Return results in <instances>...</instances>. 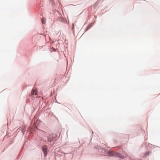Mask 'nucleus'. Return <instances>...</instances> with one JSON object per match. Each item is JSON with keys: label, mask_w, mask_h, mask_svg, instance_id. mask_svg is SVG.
<instances>
[{"label": "nucleus", "mask_w": 160, "mask_h": 160, "mask_svg": "<svg viewBox=\"0 0 160 160\" xmlns=\"http://www.w3.org/2000/svg\"><path fill=\"white\" fill-rule=\"evenodd\" d=\"M96 4H97V3H95V4L94 5H93V7L94 8H95L96 6H97V5Z\"/></svg>", "instance_id": "obj_9"}, {"label": "nucleus", "mask_w": 160, "mask_h": 160, "mask_svg": "<svg viewBox=\"0 0 160 160\" xmlns=\"http://www.w3.org/2000/svg\"><path fill=\"white\" fill-rule=\"evenodd\" d=\"M90 27H91V25H89L86 28V30H85L86 31L88 30L90 28Z\"/></svg>", "instance_id": "obj_6"}, {"label": "nucleus", "mask_w": 160, "mask_h": 160, "mask_svg": "<svg viewBox=\"0 0 160 160\" xmlns=\"http://www.w3.org/2000/svg\"><path fill=\"white\" fill-rule=\"evenodd\" d=\"M22 132H23V130H22Z\"/></svg>", "instance_id": "obj_11"}, {"label": "nucleus", "mask_w": 160, "mask_h": 160, "mask_svg": "<svg viewBox=\"0 0 160 160\" xmlns=\"http://www.w3.org/2000/svg\"><path fill=\"white\" fill-rule=\"evenodd\" d=\"M48 141V142H51L54 140V137L52 135H49L47 137Z\"/></svg>", "instance_id": "obj_3"}, {"label": "nucleus", "mask_w": 160, "mask_h": 160, "mask_svg": "<svg viewBox=\"0 0 160 160\" xmlns=\"http://www.w3.org/2000/svg\"><path fill=\"white\" fill-rule=\"evenodd\" d=\"M149 152H146V153L145 154V156H146V155H148L149 154Z\"/></svg>", "instance_id": "obj_7"}, {"label": "nucleus", "mask_w": 160, "mask_h": 160, "mask_svg": "<svg viewBox=\"0 0 160 160\" xmlns=\"http://www.w3.org/2000/svg\"><path fill=\"white\" fill-rule=\"evenodd\" d=\"M103 146H105V145H102V147H103Z\"/></svg>", "instance_id": "obj_10"}, {"label": "nucleus", "mask_w": 160, "mask_h": 160, "mask_svg": "<svg viewBox=\"0 0 160 160\" xmlns=\"http://www.w3.org/2000/svg\"><path fill=\"white\" fill-rule=\"evenodd\" d=\"M42 23L43 24H45V21L43 19H42Z\"/></svg>", "instance_id": "obj_8"}, {"label": "nucleus", "mask_w": 160, "mask_h": 160, "mask_svg": "<svg viewBox=\"0 0 160 160\" xmlns=\"http://www.w3.org/2000/svg\"><path fill=\"white\" fill-rule=\"evenodd\" d=\"M47 149V146H42V150L43 151V153H44V154H45V155H46L47 154V151H46Z\"/></svg>", "instance_id": "obj_4"}, {"label": "nucleus", "mask_w": 160, "mask_h": 160, "mask_svg": "<svg viewBox=\"0 0 160 160\" xmlns=\"http://www.w3.org/2000/svg\"><path fill=\"white\" fill-rule=\"evenodd\" d=\"M31 94V95H33L34 94L37 95L38 94V92L36 90L33 88Z\"/></svg>", "instance_id": "obj_5"}, {"label": "nucleus", "mask_w": 160, "mask_h": 160, "mask_svg": "<svg viewBox=\"0 0 160 160\" xmlns=\"http://www.w3.org/2000/svg\"><path fill=\"white\" fill-rule=\"evenodd\" d=\"M110 153L111 156L117 155V157H119L121 158H124V157L121 155L120 154L117 153L116 152H115L112 151H111Z\"/></svg>", "instance_id": "obj_2"}, {"label": "nucleus", "mask_w": 160, "mask_h": 160, "mask_svg": "<svg viewBox=\"0 0 160 160\" xmlns=\"http://www.w3.org/2000/svg\"><path fill=\"white\" fill-rule=\"evenodd\" d=\"M96 147V146H95ZM97 148L100 150L99 152H102V155H109L110 154V150H108V149H105L102 148L100 146H98V148L96 147Z\"/></svg>", "instance_id": "obj_1"}]
</instances>
